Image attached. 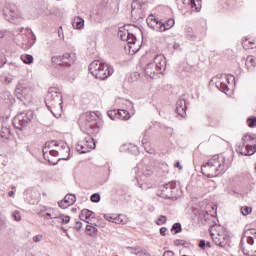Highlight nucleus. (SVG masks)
<instances>
[{
  "label": "nucleus",
  "instance_id": "obj_18",
  "mask_svg": "<svg viewBox=\"0 0 256 256\" xmlns=\"http://www.w3.org/2000/svg\"><path fill=\"white\" fill-rule=\"evenodd\" d=\"M229 79V76L225 75L223 78L216 82L217 89H219V91H222V93H225L227 85H229Z\"/></svg>",
  "mask_w": 256,
  "mask_h": 256
},
{
  "label": "nucleus",
  "instance_id": "obj_14",
  "mask_svg": "<svg viewBox=\"0 0 256 256\" xmlns=\"http://www.w3.org/2000/svg\"><path fill=\"white\" fill-rule=\"evenodd\" d=\"M147 25L150 29H153V31L161 33V20H157L155 16L151 15L147 18Z\"/></svg>",
  "mask_w": 256,
  "mask_h": 256
},
{
  "label": "nucleus",
  "instance_id": "obj_10",
  "mask_svg": "<svg viewBox=\"0 0 256 256\" xmlns=\"http://www.w3.org/2000/svg\"><path fill=\"white\" fill-rule=\"evenodd\" d=\"M177 184L175 182H169L164 184L158 190V196L162 197V199H175L177 197Z\"/></svg>",
  "mask_w": 256,
  "mask_h": 256
},
{
  "label": "nucleus",
  "instance_id": "obj_30",
  "mask_svg": "<svg viewBox=\"0 0 256 256\" xmlns=\"http://www.w3.org/2000/svg\"><path fill=\"white\" fill-rule=\"evenodd\" d=\"M90 201H92V203H99V201H101V195L99 193L92 194Z\"/></svg>",
  "mask_w": 256,
  "mask_h": 256
},
{
  "label": "nucleus",
  "instance_id": "obj_1",
  "mask_svg": "<svg viewBox=\"0 0 256 256\" xmlns=\"http://www.w3.org/2000/svg\"><path fill=\"white\" fill-rule=\"evenodd\" d=\"M45 104L54 117H61V113H63V95H61L59 89L55 87L48 89Z\"/></svg>",
  "mask_w": 256,
  "mask_h": 256
},
{
  "label": "nucleus",
  "instance_id": "obj_20",
  "mask_svg": "<svg viewBox=\"0 0 256 256\" xmlns=\"http://www.w3.org/2000/svg\"><path fill=\"white\" fill-rule=\"evenodd\" d=\"M0 137L3 139V141H7L9 137H11V129L8 127H2L0 131Z\"/></svg>",
  "mask_w": 256,
  "mask_h": 256
},
{
  "label": "nucleus",
  "instance_id": "obj_38",
  "mask_svg": "<svg viewBox=\"0 0 256 256\" xmlns=\"http://www.w3.org/2000/svg\"><path fill=\"white\" fill-rule=\"evenodd\" d=\"M51 150L49 151V154L52 155V157H59L61 154L55 149V148H50Z\"/></svg>",
  "mask_w": 256,
  "mask_h": 256
},
{
  "label": "nucleus",
  "instance_id": "obj_24",
  "mask_svg": "<svg viewBox=\"0 0 256 256\" xmlns=\"http://www.w3.org/2000/svg\"><path fill=\"white\" fill-rule=\"evenodd\" d=\"M21 61H23V63H25L26 65H31V63H33V56L29 55V54H22L20 56Z\"/></svg>",
  "mask_w": 256,
  "mask_h": 256
},
{
  "label": "nucleus",
  "instance_id": "obj_56",
  "mask_svg": "<svg viewBox=\"0 0 256 256\" xmlns=\"http://www.w3.org/2000/svg\"><path fill=\"white\" fill-rule=\"evenodd\" d=\"M206 247H208L210 249L211 247V242H206Z\"/></svg>",
  "mask_w": 256,
  "mask_h": 256
},
{
  "label": "nucleus",
  "instance_id": "obj_2",
  "mask_svg": "<svg viewBox=\"0 0 256 256\" xmlns=\"http://www.w3.org/2000/svg\"><path fill=\"white\" fill-rule=\"evenodd\" d=\"M225 158L214 155L206 164L201 167V173L205 177L213 178L221 175L225 171Z\"/></svg>",
  "mask_w": 256,
  "mask_h": 256
},
{
  "label": "nucleus",
  "instance_id": "obj_34",
  "mask_svg": "<svg viewBox=\"0 0 256 256\" xmlns=\"http://www.w3.org/2000/svg\"><path fill=\"white\" fill-rule=\"evenodd\" d=\"M126 41L128 45H135V41H137V38L133 35V33H130Z\"/></svg>",
  "mask_w": 256,
  "mask_h": 256
},
{
  "label": "nucleus",
  "instance_id": "obj_43",
  "mask_svg": "<svg viewBox=\"0 0 256 256\" xmlns=\"http://www.w3.org/2000/svg\"><path fill=\"white\" fill-rule=\"evenodd\" d=\"M4 83H6V85H11V83H13V78H9L8 76H5Z\"/></svg>",
  "mask_w": 256,
  "mask_h": 256
},
{
  "label": "nucleus",
  "instance_id": "obj_23",
  "mask_svg": "<svg viewBox=\"0 0 256 256\" xmlns=\"http://www.w3.org/2000/svg\"><path fill=\"white\" fill-rule=\"evenodd\" d=\"M141 8H135V6L132 4V11H131V16L135 21H139L141 19Z\"/></svg>",
  "mask_w": 256,
  "mask_h": 256
},
{
  "label": "nucleus",
  "instance_id": "obj_25",
  "mask_svg": "<svg viewBox=\"0 0 256 256\" xmlns=\"http://www.w3.org/2000/svg\"><path fill=\"white\" fill-rule=\"evenodd\" d=\"M86 231L89 232L90 236L97 235V225L90 223V225L86 226Z\"/></svg>",
  "mask_w": 256,
  "mask_h": 256
},
{
  "label": "nucleus",
  "instance_id": "obj_16",
  "mask_svg": "<svg viewBox=\"0 0 256 256\" xmlns=\"http://www.w3.org/2000/svg\"><path fill=\"white\" fill-rule=\"evenodd\" d=\"M81 221H86V223H89L91 219H95V212L89 210V209H83L79 215Z\"/></svg>",
  "mask_w": 256,
  "mask_h": 256
},
{
  "label": "nucleus",
  "instance_id": "obj_31",
  "mask_svg": "<svg viewBox=\"0 0 256 256\" xmlns=\"http://www.w3.org/2000/svg\"><path fill=\"white\" fill-rule=\"evenodd\" d=\"M130 34L131 33L129 31H126V32L120 31L119 37H120L121 41H127Z\"/></svg>",
  "mask_w": 256,
  "mask_h": 256
},
{
  "label": "nucleus",
  "instance_id": "obj_57",
  "mask_svg": "<svg viewBox=\"0 0 256 256\" xmlns=\"http://www.w3.org/2000/svg\"><path fill=\"white\" fill-rule=\"evenodd\" d=\"M181 243V240H176L175 245H179Z\"/></svg>",
  "mask_w": 256,
  "mask_h": 256
},
{
  "label": "nucleus",
  "instance_id": "obj_3",
  "mask_svg": "<svg viewBox=\"0 0 256 256\" xmlns=\"http://www.w3.org/2000/svg\"><path fill=\"white\" fill-rule=\"evenodd\" d=\"M89 72L96 79L105 81L110 75H113V67L109 66L107 63L101 62V60H94L89 65Z\"/></svg>",
  "mask_w": 256,
  "mask_h": 256
},
{
  "label": "nucleus",
  "instance_id": "obj_5",
  "mask_svg": "<svg viewBox=\"0 0 256 256\" xmlns=\"http://www.w3.org/2000/svg\"><path fill=\"white\" fill-rule=\"evenodd\" d=\"M209 231L212 241L218 247H225L229 244V235H227V232L223 227L215 224L209 228Z\"/></svg>",
  "mask_w": 256,
  "mask_h": 256
},
{
  "label": "nucleus",
  "instance_id": "obj_39",
  "mask_svg": "<svg viewBox=\"0 0 256 256\" xmlns=\"http://www.w3.org/2000/svg\"><path fill=\"white\" fill-rule=\"evenodd\" d=\"M58 205L61 209H67V207H69L67 202H65V200L58 202Z\"/></svg>",
  "mask_w": 256,
  "mask_h": 256
},
{
  "label": "nucleus",
  "instance_id": "obj_4",
  "mask_svg": "<svg viewBox=\"0 0 256 256\" xmlns=\"http://www.w3.org/2000/svg\"><path fill=\"white\" fill-rule=\"evenodd\" d=\"M165 69H167V61L165 60V56L157 55L153 62L147 64L145 73L148 77H150V79H153L155 75L163 73Z\"/></svg>",
  "mask_w": 256,
  "mask_h": 256
},
{
  "label": "nucleus",
  "instance_id": "obj_44",
  "mask_svg": "<svg viewBox=\"0 0 256 256\" xmlns=\"http://www.w3.org/2000/svg\"><path fill=\"white\" fill-rule=\"evenodd\" d=\"M115 217H113V216H111V215H109V214H105L104 215V219H106V221H110L111 223H113V219H114Z\"/></svg>",
  "mask_w": 256,
  "mask_h": 256
},
{
  "label": "nucleus",
  "instance_id": "obj_54",
  "mask_svg": "<svg viewBox=\"0 0 256 256\" xmlns=\"http://www.w3.org/2000/svg\"><path fill=\"white\" fill-rule=\"evenodd\" d=\"M147 139H142V145H146Z\"/></svg>",
  "mask_w": 256,
  "mask_h": 256
},
{
  "label": "nucleus",
  "instance_id": "obj_11",
  "mask_svg": "<svg viewBox=\"0 0 256 256\" xmlns=\"http://www.w3.org/2000/svg\"><path fill=\"white\" fill-rule=\"evenodd\" d=\"M53 65H62L63 67H71L75 63V55L65 53L61 56H53L51 59Z\"/></svg>",
  "mask_w": 256,
  "mask_h": 256
},
{
  "label": "nucleus",
  "instance_id": "obj_33",
  "mask_svg": "<svg viewBox=\"0 0 256 256\" xmlns=\"http://www.w3.org/2000/svg\"><path fill=\"white\" fill-rule=\"evenodd\" d=\"M165 223H167V217H166V216H163V215H161V216L157 219V221H156V225H159V226L165 225Z\"/></svg>",
  "mask_w": 256,
  "mask_h": 256
},
{
  "label": "nucleus",
  "instance_id": "obj_40",
  "mask_svg": "<svg viewBox=\"0 0 256 256\" xmlns=\"http://www.w3.org/2000/svg\"><path fill=\"white\" fill-rule=\"evenodd\" d=\"M113 223H116L117 225H121V223H123V220L121 219V215L114 217Z\"/></svg>",
  "mask_w": 256,
  "mask_h": 256
},
{
  "label": "nucleus",
  "instance_id": "obj_6",
  "mask_svg": "<svg viewBox=\"0 0 256 256\" xmlns=\"http://www.w3.org/2000/svg\"><path fill=\"white\" fill-rule=\"evenodd\" d=\"M47 149H55L60 154V157H67L70 151L69 145H67L66 142H63V141L57 142L55 140H52L45 144V147L43 149L44 159H47V157H49V155L47 154Z\"/></svg>",
  "mask_w": 256,
  "mask_h": 256
},
{
  "label": "nucleus",
  "instance_id": "obj_7",
  "mask_svg": "<svg viewBox=\"0 0 256 256\" xmlns=\"http://www.w3.org/2000/svg\"><path fill=\"white\" fill-rule=\"evenodd\" d=\"M14 94L19 101H23L24 103H31L33 101V90L25 83L18 82Z\"/></svg>",
  "mask_w": 256,
  "mask_h": 256
},
{
  "label": "nucleus",
  "instance_id": "obj_12",
  "mask_svg": "<svg viewBox=\"0 0 256 256\" xmlns=\"http://www.w3.org/2000/svg\"><path fill=\"white\" fill-rule=\"evenodd\" d=\"M90 149H95V140L91 136L84 138L76 146L78 153H89Z\"/></svg>",
  "mask_w": 256,
  "mask_h": 256
},
{
  "label": "nucleus",
  "instance_id": "obj_37",
  "mask_svg": "<svg viewBox=\"0 0 256 256\" xmlns=\"http://www.w3.org/2000/svg\"><path fill=\"white\" fill-rule=\"evenodd\" d=\"M14 221H21V213H19V211H14L12 214Z\"/></svg>",
  "mask_w": 256,
  "mask_h": 256
},
{
  "label": "nucleus",
  "instance_id": "obj_50",
  "mask_svg": "<svg viewBox=\"0 0 256 256\" xmlns=\"http://www.w3.org/2000/svg\"><path fill=\"white\" fill-rule=\"evenodd\" d=\"M175 167H177L179 169V171H181V169H183V166H181V163L177 162L175 164Z\"/></svg>",
  "mask_w": 256,
  "mask_h": 256
},
{
  "label": "nucleus",
  "instance_id": "obj_42",
  "mask_svg": "<svg viewBox=\"0 0 256 256\" xmlns=\"http://www.w3.org/2000/svg\"><path fill=\"white\" fill-rule=\"evenodd\" d=\"M81 227H83V223H81L79 221L75 222L74 229L76 231H81Z\"/></svg>",
  "mask_w": 256,
  "mask_h": 256
},
{
  "label": "nucleus",
  "instance_id": "obj_15",
  "mask_svg": "<svg viewBox=\"0 0 256 256\" xmlns=\"http://www.w3.org/2000/svg\"><path fill=\"white\" fill-rule=\"evenodd\" d=\"M185 111H187V105L185 103V100H178L176 103V113L180 115V117H185V115H187Z\"/></svg>",
  "mask_w": 256,
  "mask_h": 256
},
{
  "label": "nucleus",
  "instance_id": "obj_26",
  "mask_svg": "<svg viewBox=\"0 0 256 256\" xmlns=\"http://www.w3.org/2000/svg\"><path fill=\"white\" fill-rule=\"evenodd\" d=\"M181 231H183V228L181 227V223L179 222L174 223L171 228V233H173L174 235H177V233H181Z\"/></svg>",
  "mask_w": 256,
  "mask_h": 256
},
{
  "label": "nucleus",
  "instance_id": "obj_36",
  "mask_svg": "<svg viewBox=\"0 0 256 256\" xmlns=\"http://www.w3.org/2000/svg\"><path fill=\"white\" fill-rule=\"evenodd\" d=\"M248 127H256V117L247 119Z\"/></svg>",
  "mask_w": 256,
  "mask_h": 256
},
{
  "label": "nucleus",
  "instance_id": "obj_53",
  "mask_svg": "<svg viewBox=\"0 0 256 256\" xmlns=\"http://www.w3.org/2000/svg\"><path fill=\"white\" fill-rule=\"evenodd\" d=\"M8 195H9V197H13V195H15V192L14 191H10V192H8Z\"/></svg>",
  "mask_w": 256,
  "mask_h": 256
},
{
  "label": "nucleus",
  "instance_id": "obj_52",
  "mask_svg": "<svg viewBox=\"0 0 256 256\" xmlns=\"http://www.w3.org/2000/svg\"><path fill=\"white\" fill-rule=\"evenodd\" d=\"M51 219H59V215H57L55 212H53Z\"/></svg>",
  "mask_w": 256,
  "mask_h": 256
},
{
  "label": "nucleus",
  "instance_id": "obj_48",
  "mask_svg": "<svg viewBox=\"0 0 256 256\" xmlns=\"http://www.w3.org/2000/svg\"><path fill=\"white\" fill-rule=\"evenodd\" d=\"M199 247H200V249H205V247H206V242H205V240H201V241L199 242Z\"/></svg>",
  "mask_w": 256,
  "mask_h": 256
},
{
  "label": "nucleus",
  "instance_id": "obj_28",
  "mask_svg": "<svg viewBox=\"0 0 256 256\" xmlns=\"http://www.w3.org/2000/svg\"><path fill=\"white\" fill-rule=\"evenodd\" d=\"M108 116L112 121H115V119H119V110H110L108 111Z\"/></svg>",
  "mask_w": 256,
  "mask_h": 256
},
{
  "label": "nucleus",
  "instance_id": "obj_13",
  "mask_svg": "<svg viewBox=\"0 0 256 256\" xmlns=\"http://www.w3.org/2000/svg\"><path fill=\"white\" fill-rule=\"evenodd\" d=\"M86 123L85 127L86 129H92L93 133H97L99 131V126H97V118L95 115L92 114H86Z\"/></svg>",
  "mask_w": 256,
  "mask_h": 256
},
{
  "label": "nucleus",
  "instance_id": "obj_19",
  "mask_svg": "<svg viewBox=\"0 0 256 256\" xmlns=\"http://www.w3.org/2000/svg\"><path fill=\"white\" fill-rule=\"evenodd\" d=\"M84 25H85V20H83V18L81 17H76L72 21V27L74 29H83Z\"/></svg>",
  "mask_w": 256,
  "mask_h": 256
},
{
  "label": "nucleus",
  "instance_id": "obj_29",
  "mask_svg": "<svg viewBox=\"0 0 256 256\" xmlns=\"http://www.w3.org/2000/svg\"><path fill=\"white\" fill-rule=\"evenodd\" d=\"M182 3L186 7H191V9H193V7H197V4L195 3V0H182Z\"/></svg>",
  "mask_w": 256,
  "mask_h": 256
},
{
  "label": "nucleus",
  "instance_id": "obj_17",
  "mask_svg": "<svg viewBox=\"0 0 256 256\" xmlns=\"http://www.w3.org/2000/svg\"><path fill=\"white\" fill-rule=\"evenodd\" d=\"M174 26H175V19H173V18H169L168 20H166L164 22H163V20H161L160 33H163L165 31H169V29H171Z\"/></svg>",
  "mask_w": 256,
  "mask_h": 256
},
{
  "label": "nucleus",
  "instance_id": "obj_21",
  "mask_svg": "<svg viewBox=\"0 0 256 256\" xmlns=\"http://www.w3.org/2000/svg\"><path fill=\"white\" fill-rule=\"evenodd\" d=\"M118 119L128 121V119H131V114H129V111L127 110L120 109L118 110Z\"/></svg>",
  "mask_w": 256,
  "mask_h": 256
},
{
  "label": "nucleus",
  "instance_id": "obj_41",
  "mask_svg": "<svg viewBox=\"0 0 256 256\" xmlns=\"http://www.w3.org/2000/svg\"><path fill=\"white\" fill-rule=\"evenodd\" d=\"M34 243H40V241H43V235H36L33 237Z\"/></svg>",
  "mask_w": 256,
  "mask_h": 256
},
{
  "label": "nucleus",
  "instance_id": "obj_46",
  "mask_svg": "<svg viewBox=\"0 0 256 256\" xmlns=\"http://www.w3.org/2000/svg\"><path fill=\"white\" fill-rule=\"evenodd\" d=\"M163 256H175V253L171 250H167L163 253Z\"/></svg>",
  "mask_w": 256,
  "mask_h": 256
},
{
  "label": "nucleus",
  "instance_id": "obj_9",
  "mask_svg": "<svg viewBox=\"0 0 256 256\" xmlns=\"http://www.w3.org/2000/svg\"><path fill=\"white\" fill-rule=\"evenodd\" d=\"M33 121V111L20 112L18 113L13 121L14 127L22 131Z\"/></svg>",
  "mask_w": 256,
  "mask_h": 256
},
{
  "label": "nucleus",
  "instance_id": "obj_32",
  "mask_svg": "<svg viewBox=\"0 0 256 256\" xmlns=\"http://www.w3.org/2000/svg\"><path fill=\"white\" fill-rule=\"evenodd\" d=\"M242 215H244V217H246V215H249L252 211L251 207L249 206H243L241 209H240Z\"/></svg>",
  "mask_w": 256,
  "mask_h": 256
},
{
  "label": "nucleus",
  "instance_id": "obj_8",
  "mask_svg": "<svg viewBox=\"0 0 256 256\" xmlns=\"http://www.w3.org/2000/svg\"><path fill=\"white\" fill-rule=\"evenodd\" d=\"M255 139L253 136L244 135L242 137V145L238 147L240 155H254L256 153V145L253 143Z\"/></svg>",
  "mask_w": 256,
  "mask_h": 256
},
{
  "label": "nucleus",
  "instance_id": "obj_22",
  "mask_svg": "<svg viewBox=\"0 0 256 256\" xmlns=\"http://www.w3.org/2000/svg\"><path fill=\"white\" fill-rule=\"evenodd\" d=\"M76 201H77V197L73 194H67L64 197V203L68 204V207H71V205H74Z\"/></svg>",
  "mask_w": 256,
  "mask_h": 256
},
{
  "label": "nucleus",
  "instance_id": "obj_51",
  "mask_svg": "<svg viewBox=\"0 0 256 256\" xmlns=\"http://www.w3.org/2000/svg\"><path fill=\"white\" fill-rule=\"evenodd\" d=\"M5 63H7V61L0 60V69H1V67H5Z\"/></svg>",
  "mask_w": 256,
  "mask_h": 256
},
{
  "label": "nucleus",
  "instance_id": "obj_27",
  "mask_svg": "<svg viewBox=\"0 0 256 256\" xmlns=\"http://www.w3.org/2000/svg\"><path fill=\"white\" fill-rule=\"evenodd\" d=\"M58 219L61 221L63 225H67L69 221H71V217L64 215V214H59Z\"/></svg>",
  "mask_w": 256,
  "mask_h": 256
},
{
  "label": "nucleus",
  "instance_id": "obj_35",
  "mask_svg": "<svg viewBox=\"0 0 256 256\" xmlns=\"http://www.w3.org/2000/svg\"><path fill=\"white\" fill-rule=\"evenodd\" d=\"M246 65H251V67H255L256 65L255 59H253L252 56H248L246 59Z\"/></svg>",
  "mask_w": 256,
  "mask_h": 256
},
{
  "label": "nucleus",
  "instance_id": "obj_45",
  "mask_svg": "<svg viewBox=\"0 0 256 256\" xmlns=\"http://www.w3.org/2000/svg\"><path fill=\"white\" fill-rule=\"evenodd\" d=\"M160 235H162V237H165V235H167V229L165 227L160 228Z\"/></svg>",
  "mask_w": 256,
  "mask_h": 256
},
{
  "label": "nucleus",
  "instance_id": "obj_58",
  "mask_svg": "<svg viewBox=\"0 0 256 256\" xmlns=\"http://www.w3.org/2000/svg\"><path fill=\"white\" fill-rule=\"evenodd\" d=\"M196 10H197V11H199V9H198V8H196Z\"/></svg>",
  "mask_w": 256,
  "mask_h": 256
},
{
  "label": "nucleus",
  "instance_id": "obj_55",
  "mask_svg": "<svg viewBox=\"0 0 256 256\" xmlns=\"http://www.w3.org/2000/svg\"><path fill=\"white\" fill-rule=\"evenodd\" d=\"M46 217H49V218L51 219L52 214H51V213H49V212H47V213H46Z\"/></svg>",
  "mask_w": 256,
  "mask_h": 256
},
{
  "label": "nucleus",
  "instance_id": "obj_47",
  "mask_svg": "<svg viewBox=\"0 0 256 256\" xmlns=\"http://www.w3.org/2000/svg\"><path fill=\"white\" fill-rule=\"evenodd\" d=\"M247 243H248V245H254L255 239H253V237H248L247 238Z\"/></svg>",
  "mask_w": 256,
  "mask_h": 256
},
{
  "label": "nucleus",
  "instance_id": "obj_49",
  "mask_svg": "<svg viewBox=\"0 0 256 256\" xmlns=\"http://www.w3.org/2000/svg\"><path fill=\"white\" fill-rule=\"evenodd\" d=\"M188 39H191L192 41H195V39H197V36H195L193 34H189Z\"/></svg>",
  "mask_w": 256,
  "mask_h": 256
}]
</instances>
